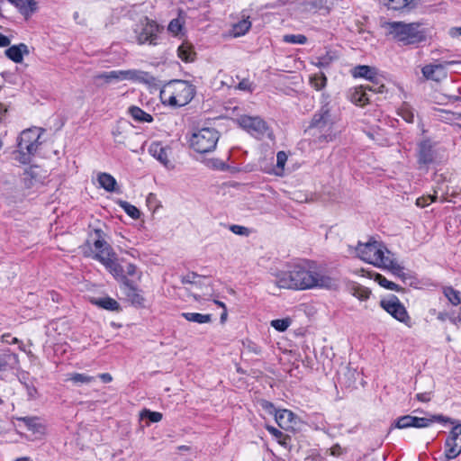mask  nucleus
I'll use <instances>...</instances> for the list:
<instances>
[{"label": "nucleus", "instance_id": "obj_31", "mask_svg": "<svg viewBox=\"0 0 461 461\" xmlns=\"http://www.w3.org/2000/svg\"><path fill=\"white\" fill-rule=\"evenodd\" d=\"M41 168L38 166H30L24 171L25 180L29 182L28 185H32L35 182L41 180Z\"/></svg>", "mask_w": 461, "mask_h": 461}, {"label": "nucleus", "instance_id": "obj_57", "mask_svg": "<svg viewBox=\"0 0 461 461\" xmlns=\"http://www.w3.org/2000/svg\"><path fill=\"white\" fill-rule=\"evenodd\" d=\"M2 341L5 342L7 344H16V343L20 342V340L17 338H14V337L13 338L8 333L7 334H4L2 336Z\"/></svg>", "mask_w": 461, "mask_h": 461}, {"label": "nucleus", "instance_id": "obj_41", "mask_svg": "<svg viewBox=\"0 0 461 461\" xmlns=\"http://www.w3.org/2000/svg\"><path fill=\"white\" fill-rule=\"evenodd\" d=\"M283 41L290 44H305L307 38L303 34H286L284 35Z\"/></svg>", "mask_w": 461, "mask_h": 461}, {"label": "nucleus", "instance_id": "obj_52", "mask_svg": "<svg viewBox=\"0 0 461 461\" xmlns=\"http://www.w3.org/2000/svg\"><path fill=\"white\" fill-rule=\"evenodd\" d=\"M23 384L26 388V392H27V395H28L29 399H31V400L36 399L37 395H38V391H37L36 387L33 384H29L27 383H24Z\"/></svg>", "mask_w": 461, "mask_h": 461}, {"label": "nucleus", "instance_id": "obj_5", "mask_svg": "<svg viewBox=\"0 0 461 461\" xmlns=\"http://www.w3.org/2000/svg\"><path fill=\"white\" fill-rule=\"evenodd\" d=\"M195 87L185 80H172L160 90V99L165 105L182 107L191 102Z\"/></svg>", "mask_w": 461, "mask_h": 461}, {"label": "nucleus", "instance_id": "obj_60", "mask_svg": "<svg viewBox=\"0 0 461 461\" xmlns=\"http://www.w3.org/2000/svg\"><path fill=\"white\" fill-rule=\"evenodd\" d=\"M330 455H332L334 456H339L342 453V449H341L340 446H339V445H334L333 447H331L330 448Z\"/></svg>", "mask_w": 461, "mask_h": 461}, {"label": "nucleus", "instance_id": "obj_35", "mask_svg": "<svg viewBox=\"0 0 461 461\" xmlns=\"http://www.w3.org/2000/svg\"><path fill=\"white\" fill-rule=\"evenodd\" d=\"M444 294L451 304L461 307V296L457 290H455L451 286L446 287L444 289Z\"/></svg>", "mask_w": 461, "mask_h": 461}, {"label": "nucleus", "instance_id": "obj_11", "mask_svg": "<svg viewBox=\"0 0 461 461\" xmlns=\"http://www.w3.org/2000/svg\"><path fill=\"white\" fill-rule=\"evenodd\" d=\"M380 305L393 318L409 328L412 327L411 318L397 296L392 295L388 299L382 300Z\"/></svg>", "mask_w": 461, "mask_h": 461}, {"label": "nucleus", "instance_id": "obj_21", "mask_svg": "<svg viewBox=\"0 0 461 461\" xmlns=\"http://www.w3.org/2000/svg\"><path fill=\"white\" fill-rule=\"evenodd\" d=\"M19 366L18 355L7 350L6 353L0 355V371L7 369H15Z\"/></svg>", "mask_w": 461, "mask_h": 461}, {"label": "nucleus", "instance_id": "obj_10", "mask_svg": "<svg viewBox=\"0 0 461 461\" xmlns=\"http://www.w3.org/2000/svg\"><path fill=\"white\" fill-rule=\"evenodd\" d=\"M97 79H102L105 83L113 81H136V82H149L151 76L148 72L128 69V70H113L103 72L96 76Z\"/></svg>", "mask_w": 461, "mask_h": 461}, {"label": "nucleus", "instance_id": "obj_46", "mask_svg": "<svg viewBox=\"0 0 461 461\" xmlns=\"http://www.w3.org/2000/svg\"><path fill=\"white\" fill-rule=\"evenodd\" d=\"M436 200H437V195L436 194H434V195H423V196H420V197L417 198L416 205L419 206V207L423 208V207L428 206L431 203L435 202Z\"/></svg>", "mask_w": 461, "mask_h": 461}, {"label": "nucleus", "instance_id": "obj_29", "mask_svg": "<svg viewBox=\"0 0 461 461\" xmlns=\"http://www.w3.org/2000/svg\"><path fill=\"white\" fill-rule=\"evenodd\" d=\"M293 418V412L288 410H277L275 413V420L281 428L288 426Z\"/></svg>", "mask_w": 461, "mask_h": 461}, {"label": "nucleus", "instance_id": "obj_14", "mask_svg": "<svg viewBox=\"0 0 461 461\" xmlns=\"http://www.w3.org/2000/svg\"><path fill=\"white\" fill-rule=\"evenodd\" d=\"M149 153L167 168L174 167L169 158L171 149L168 146H164L158 141H153L149 147Z\"/></svg>", "mask_w": 461, "mask_h": 461}, {"label": "nucleus", "instance_id": "obj_40", "mask_svg": "<svg viewBox=\"0 0 461 461\" xmlns=\"http://www.w3.org/2000/svg\"><path fill=\"white\" fill-rule=\"evenodd\" d=\"M292 321L289 318L285 319H276L271 321L270 324L271 326L276 330L277 331L284 332L285 331L289 326L291 325Z\"/></svg>", "mask_w": 461, "mask_h": 461}, {"label": "nucleus", "instance_id": "obj_42", "mask_svg": "<svg viewBox=\"0 0 461 461\" xmlns=\"http://www.w3.org/2000/svg\"><path fill=\"white\" fill-rule=\"evenodd\" d=\"M415 0H388L387 5L393 10H402L413 5Z\"/></svg>", "mask_w": 461, "mask_h": 461}, {"label": "nucleus", "instance_id": "obj_34", "mask_svg": "<svg viewBox=\"0 0 461 461\" xmlns=\"http://www.w3.org/2000/svg\"><path fill=\"white\" fill-rule=\"evenodd\" d=\"M68 380L76 385H80L84 384H90L94 382L95 378V376L88 375L86 374L72 373L69 375Z\"/></svg>", "mask_w": 461, "mask_h": 461}, {"label": "nucleus", "instance_id": "obj_25", "mask_svg": "<svg viewBox=\"0 0 461 461\" xmlns=\"http://www.w3.org/2000/svg\"><path fill=\"white\" fill-rule=\"evenodd\" d=\"M128 113L132 117V119L137 122H152L153 116L146 112H144L141 108L131 105L128 108Z\"/></svg>", "mask_w": 461, "mask_h": 461}, {"label": "nucleus", "instance_id": "obj_20", "mask_svg": "<svg viewBox=\"0 0 461 461\" xmlns=\"http://www.w3.org/2000/svg\"><path fill=\"white\" fill-rule=\"evenodd\" d=\"M348 97L353 104L359 106H364L370 101V97L363 86L350 89Z\"/></svg>", "mask_w": 461, "mask_h": 461}, {"label": "nucleus", "instance_id": "obj_13", "mask_svg": "<svg viewBox=\"0 0 461 461\" xmlns=\"http://www.w3.org/2000/svg\"><path fill=\"white\" fill-rule=\"evenodd\" d=\"M461 454V423L455 425L444 445V455L446 459L450 460Z\"/></svg>", "mask_w": 461, "mask_h": 461}, {"label": "nucleus", "instance_id": "obj_55", "mask_svg": "<svg viewBox=\"0 0 461 461\" xmlns=\"http://www.w3.org/2000/svg\"><path fill=\"white\" fill-rule=\"evenodd\" d=\"M237 88L243 91H252L251 83L248 79L241 80Z\"/></svg>", "mask_w": 461, "mask_h": 461}, {"label": "nucleus", "instance_id": "obj_54", "mask_svg": "<svg viewBox=\"0 0 461 461\" xmlns=\"http://www.w3.org/2000/svg\"><path fill=\"white\" fill-rule=\"evenodd\" d=\"M261 406L265 411H267L270 414L275 415L276 411H277L276 409L275 405L272 402H267V401H263L261 403Z\"/></svg>", "mask_w": 461, "mask_h": 461}, {"label": "nucleus", "instance_id": "obj_45", "mask_svg": "<svg viewBox=\"0 0 461 461\" xmlns=\"http://www.w3.org/2000/svg\"><path fill=\"white\" fill-rule=\"evenodd\" d=\"M395 428L397 429H408L412 428V416L411 415H404L399 417L395 420Z\"/></svg>", "mask_w": 461, "mask_h": 461}, {"label": "nucleus", "instance_id": "obj_18", "mask_svg": "<svg viewBox=\"0 0 461 461\" xmlns=\"http://www.w3.org/2000/svg\"><path fill=\"white\" fill-rule=\"evenodd\" d=\"M422 75L430 80L438 81L441 77H446L444 66L441 64L426 65L421 69Z\"/></svg>", "mask_w": 461, "mask_h": 461}, {"label": "nucleus", "instance_id": "obj_23", "mask_svg": "<svg viewBox=\"0 0 461 461\" xmlns=\"http://www.w3.org/2000/svg\"><path fill=\"white\" fill-rule=\"evenodd\" d=\"M99 185L107 192H117V181L108 173H100L97 176Z\"/></svg>", "mask_w": 461, "mask_h": 461}, {"label": "nucleus", "instance_id": "obj_8", "mask_svg": "<svg viewBox=\"0 0 461 461\" xmlns=\"http://www.w3.org/2000/svg\"><path fill=\"white\" fill-rule=\"evenodd\" d=\"M220 138L214 128H202L194 132L190 138V147L197 153L205 154L215 149Z\"/></svg>", "mask_w": 461, "mask_h": 461}, {"label": "nucleus", "instance_id": "obj_2", "mask_svg": "<svg viewBox=\"0 0 461 461\" xmlns=\"http://www.w3.org/2000/svg\"><path fill=\"white\" fill-rule=\"evenodd\" d=\"M92 258L99 261L115 277L122 280L124 294L131 303L136 307H143L145 299L141 291L124 275L122 267L117 262L116 253L104 239V233L100 229L94 230Z\"/></svg>", "mask_w": 461, "mask_h": 461}, {"label": "nucleus", "instance_id": "obj_27", "mask_svg": "<svg viewBox=\"0 0 461 461\" xmlns=\"http://www.w3.org/2000/svg\"><path fill=\"white\" fill-rule=\"evenodd\" d=\"M352 75L354 77H364L371 82H374V79L375 78V69L366 65H360L354 68Z\"/></svg>", "mask_w": 461, "mask_h": 461}, {"label": "nucleus", "instance_id": "obj_12", "mask_svg": "<svg viewBox=\"0 0 461 461\" xmlns=\"http://www.w3.org/2000/svg\"><path fill=\"white\" fill-rule=\"evenodd\" d=\"M238 124L257 139L263 138L268 131V127L260 117L242 115L237 119Z\"/></svg>", "mask_w": 461, "mask_h": 461}, {"label": "nucleus", "instance_id": "obj_7", "mask_svg": "<svg viewBox=\"0 0 461 461\" xmlns=\"http://www.w3.org/2000/svg\"><path fill=\"white\" fill-rule=\"evenodd\" d=\"M420 24L392 22L387 23L388 33L404 45L419 43L425 40V33L420 30Z\"/></svg>", "mask_w": 461, "mask_h": 461}, {"label": "nucleus", "instance_id": "obj_58", "mask_svg": "<svg viewBox=\"0 0 461 461\" xmlns=\"http://www.w3.org/2000/svg\"><path fill=\"white\" fill-rule=\"evenodd\" d=\"M126 274L130 276H134L137 274V267L134 264L129 263L126 266Z\"/></svg>", "mask_w": 461, "mask_h": 461}, {"label": "nucleus", "instance_id": "obj_62", "mask_svg": "<svg viewBox=\"0 0 461 461\" xmlns=\"http://www.w3.org/2000/svg\"><path fill=\"white\" fill-rule=\"evenodd\" d=\"M104 383H110L113 380L112 375L109 373H103L98 375Z\"/></svg>", "mask_w": 461, "mask_h": 461}, {"label": "nucleus", "instance_id": "obj_39", "mask_svg": "<svg viewBox=\"0 0 461 461\" xmlns=\"http://www.w3.org/2000/svg\"><path fill=\"white\" fill-rule=\"evenodd\" d=\"M375 280L384 288H386L391 291H400V286L395 283L387 280L384 276L380 274H376Z\"/></svg>", "mask_w": 461, "mask_h": 461}, {"label": "nucleus", "instance_id": "obj_44", "mask_svg": "<svg viewBox=\"0 0 461 461\" xmlns=\"http://www.w3.org/2000/svg\"><path fill=\"white\" fill-rule=\"evenodd\" d=\"M112 134H113V140L115 142L117 143H124L125 141V139H126V136H125V131H124V128L122 125H116L113 131H112Z\"/></svg>", "mask_w": 461, "mask_h": 461}, {"label": "nucleus", "instance_id": "obj_43", "mask_svg": "<svg viewBox=\"0 0 461 461\" xmlns=\"http://www.w3.org/2000/svg\"><path fill=\"white\" fill-rule=\"evenodd\" d=\"M183 26L184 22H182L179 18H176L170 21L167 26V30L174 36H178L183 30Z\"/></svg>", "mask_w": 461, "mask_h": 461}, {"label": "nucleus", "instance_id": "obj_37", "mask_svg": "<svg viewBox=\"0 0 461 461\" xmlns=\"http://www.w3.org/2000/svg\"><path fill=\"white\" fill-rule=\"evenodd\" d=\"M335 59V56L331 52H327L325 55L316 58L312 64L320 68H328Z\"/></svg>", "mask_w": 461, "mask_h": 461}, {"label": "nucleus", "instance_id": "obj_53", "mask_svg": "<svg viewBox=\"0 0 461 461\" xmlns=\"http://www.w3.org/2000/svg\"><path fill=\"white\" fill-rule=\"evenodd\" d=\"M200 276L195 273H189L182 277L183 284H195Z\"/></svg>", "mask_w": 461, "mask_h": 461}, {"label": "nucleus", "instance_id": "obj_9", "mask_svg": "<svg viewBox=\"0 0 461 461\" xmlns=\"http://www.w3.org/2000/svg\"><path fill=\"white\" fill-rule=\"evenodd\" d=\"M160 30L161 28L157 22L145 17L134 28L137 43L140 45H157Z\"/></svg>", "mask_w": 461, "mask_h": 461}, {"label": "nucleus", "instance_id": "obj_36", "mask_svg": "<svg viewBox=\"0 0 461 461\" xmlns=\"http://www.w3.org/2000/svg\"><path fill=\"white\" fill-rule=\"evenodd\" d=\"M119 205L131 218L137 220L140 217V210L133 204L126 201H120Z\"/></svg>", "mask_w": 461, "mask_h": 461}, {"label": "nucleus", "instance_id": "obj_16", "mask_svg": "<svg viewBox=\"0 0 461 461\" xmlns=\"http://www.w3.org/2000/svg\"><path fill=\"white\" fill-rule=\"evenodd\" d=\"M19 13L25 18H30L38 10V2L36 0H10Z\"/></svg>", "mask_w": 461, "mask_h": 461}, {"label": "nucleus", "instance_id": "obj_59", "mask_svg": "<svg viewBox=\"0 0 461 461\" xmlns=\"http://www.w3.org/2000/svg\"><path fill=\"white\" fill-rule=\"evenodd\" d=\"M267 429L271 435H273L276 438H280L283 436L282 431H280L279 429L273 426H267Z\"/></svg>", "mask_w": 461, "mask_h": 461}, {"label": "nucleus", "instance_id": "obj_24", "mask_svg": "<svg viewBox=\"0 0 461 461\" xmlns=\"http://www.w3.org/2000/svg\"><path fill=\"white\" fill-rule=\"evenodd\" d=\"M91 302L93 304L97 305L98 307L104 310L112 312H119L121 310L119 303L109 296L93 299Z\"/></svg>", "mask_w": 461, "mask_h": 461}, {"label": "nucleus", "instance_id": "obj_33", "mask_svg": "<svg viewBox=\"0 0 461 461\" xmlns=\"http://www.w3.org/2000/svg\"><path fill=\"white\" fill-rule=\"evenodd\" d=\"M311 86L317 91L323 89L327 85V77L324 73H317L310 77Z\"/></svg>", "mask_w": 461, "mask_h": 461}, {"label": "nucleus", "instance_id": "obj_63", "mask_svg": "<svg viewBox=\"0 0 461 461\" xmlns=\"http://www.w3.org/2000/svg\"><path fill=\"white\" fill-rule=\"evenodd\" d=\"M437 318L440 321H445L446 320H448V312H439L437 313Z\"/></svg>", "mask_w": 461, "mask_h": 461}, {"label": "nucleus", "instance_id": "obj_38", "mask_svg": "<svg viewBox=\"0 0 461 461\" xmlns=\"http://www.w3.org/2000/svg\"><path fill=\"white\" fill-rule=\"evenodd\" d=\"M251 27V23L248 19H244L235 23L233 26V33L235 36L244 35Z\"/></svg>", "mask_w": 461, "mask_h": 461}, {"label": "nucleus", "instance_id": "obj_64", "mask_svg": "<svg viewBox=\"0 0 461 461\" xmlns=\"http://www.w3.org/2000/svg\"><path fill=\"white\" fill-rule=\"evenodd\" d=\"M6 112H7V108L3 104L0 103V122H2L3 120L5 119Z\"/></svg>", "mask_w": 461, "mask_h": 461}, {"label": "nucleus", "instance_id": "obj_1", "mask_svg": "<svg viewBox=\"0 0 461 461\" xmlns=\"http://www.w3.org/2000/svg\"><path fill=\"white\" fill-rule=\"evenodd\" d=\"M276 284L280 288L293 290L331 289L336 286V281L332 277L310 262L295 264L287 271L278 272L276 275Z\"/></svg>", "mask_w": 461, "mask_h": 461}, {"label": "nucleus", "instance_id": "obj_32", "mask_svg": "<svg viewBox=\"0 0 461 461\" xmlns=\"http://www.w3.org/2000/svg\"><path fill=\"white\" fill-rule=\"evenodd\" d=\"M350 291L351 294L360 301H366L371 294V291L367 287L358 284L353 285Z\"/></svg>", "mask_w": 461, "mask_h": 461}, {"label": "nucleus", "instance_id": "obj_6", "mask_svg": "<svg viewBox=\"0 0 461 461\" xmlns=\"http://www.w3.org/2000/svg\"><path fill=\"white\" fill-rule=\"evenodd\" d=\"M44 130L31 127L23 130L17 138V149L14 151L15 159L23 165L29 164L36 154L41 142L40 139Z\"/></svg>", "mask_w": 461, "mask_h": 461}, {"label": "nucleus", "instance_id": "obj_30", "mask_svg": "<svg viewBox=\"0 0 461 461\" xmlns=\"http://www.w3.org/2000/svg\"><path fill=\"white\" fill-rule=\"evenodd\" d=\"M397 113L408 123L414 122V109L406 102L402 103L398 108Z\"/></svg>", "mask_w": 461, "mask_h": 461}, {"label": "nucleus", "instance_id": "obj_17", "mask_svg": "<svg viewBox=\"0 0 461 461\" xmlns=\"http://www.w3.org/2000/svg\"><path fill=\"white\" fill-rule=\"evenodd\" d=\"M5 56L15 63H21L23 59V55L29 54L28 46L24 43L13 45L5 51Z\"/></svg>", "mask_w": 461, "mask_h": 461}, {"label": "nucleus", "instance_id": "obj_26", "mask_svg": "<svg viewBox=\"0 0 461 461\" xmlns=\"http://www.w3.org/2000/svg\"><path fill=\"white\" fill-rule=\"evenodd\" d=\"M18 420L23 422L28 429L34 433H41L44 429V426L40 422V418L36 416L21 417Z\"/></svg>", "mask_w": 461, "mask_h": 461}, {"label": "nucleus", "instance_id": "obj_28", "mask_svg": "<svg viewBox=\"0 0 461 461\" xmlns=\"http://www.w3.org/2000/svg\"><path fill=\"white\" fill-rule=\"evenodd\" d=\"M181 316L188 321L203 324L212 321V314H202L198 312H182Z\"/></svg>", "mask_w": 461, "mask_h": 461}, {"label": "nucleus", "instance_id": "obj_61", "mask_svg": "<svg viewBox=\"0 0 461 461\" xmlns=\"http://www.w3.org/2000/svg\"><path fill=\"white\" fill-rule=\"evenodd\" d=\"M10 39L7 36L0 33V47H7L10 45Z\"/></svg>", "mask_w": 461, "mask_h": 461}, {"label": "nucleus", "instance_id": "obj_51", "mask_svg": "<svg viewBox=\"0 0 461 461\" xmlns=\"http://www.w3.org/2000/svg\"><path fill=\"white\" fill-rule=\"evenodd\" d=\"M244 346L249 352H252L256 355L261 354V348L252 341H247V343H244Z\"/></svg>", "mask_w": 461, "mask_h": 461}, {"label": "nucleus", "instance_id": "obj_19", "mask_svg": "<svg viewBox=\"0 0 461 461\" xmlns=\"http://www.w3.org/2000/svg\"><path fill=\"white\" fill-rule=\"evenodd\" d=\"M435 421H445V422H449L451 424H455V420H453L450 418H445L442 415L432 416L431 418H420V417L412 416V428H418V429L428 428Z\"/></svg>", "mask_w": 461, "mask_h": 461}, {"label": "nucleus", "instance_id": "obj_48", "mask_svg": "<svg viewBox=\"0 0 461 461\" xmlns=\"http://www.w3.org/2000/svg\"><path fill=\"white\" fill-rule=\"evenodd\" d=\"M372 83H373L372 86H370V85L363 86V87L365 88V91L366 93H367V91L374 92V93H383L384 92V86L378 85V83L375 82V78L374 79V82H372Z\"/></svg>", "mask_w": 461, "mask_h": 461}, {"label": "nucleus", "instance_id": "obj_50", "mask_svg": "<svg viewBox=\"0 0 461 461\" xmlns=\"http://www.w3.org/2000/svg\"><path fill=\"white\" fill-rule=\"evenodd\" d=\"M287 160V155L285 151H278L276 154V166L277 167L284 169V167Z\"/></svg>", "mask_w": 461, "mask_h": 461}, {"label": "nucleus", "instance_id": "obj_15", "mask_svg": "<svg viewBox=\"0 0 461 461\" xmlns=\"http://www.w3.org/2000/svg\"><path fill=\"white\" fill-rule=\"evenodd\" d=\"M434 161L433 146L429 140H422L418 145V163L428 166Z\"/></svg>", "mask_w": 461, "mask_h": 461}, {"label": "nucleus", "instance_id": "obj_4", "mask_svg": "<svg viewBox=\"0 0 461 461\" xmlns=\"http://www.w3.org/2000/svg\"><path fill=\"white\" fill-rule=\"evenodd\" d=\"M321 104L308 128L312 142L320 147L334 141L340 134V130L337 126V117L331 113L330 102L325 95H322Z\"/></svg>", "mask_w": 461, "mask_h": 461}, {"label": "nucleus", "instance_id": "obj_47", "mask_svg": "<svg viewBox=\"0 0 461 461\" xmlns=\"http://www.w3.org/2000/svg\"><path fill=\"white\" fill-rule=\"evenodd\" d=\"M143 416L148 417V419L151 422H158L162 420V417H163L162 413L158 412V411H151L149 410H145Z\"/></svg>", "mask_w": 461, "mask_h": 461}, {"label": "nucleus", "instance_id": "obj_49", "mask_svg": "<svg viewBox=\"0 0 461 461\" xmlns=\"http://www.w3.org/2000/svg\"><path fill=\"white\" fill-rule=\"evenodd\" d=\"M230 230L237 235L248 236L249 234V230L247 227L241 225L233 224L230 227Z\"/></svg>", "mask_w": 461, "mask_h": 461}, {"label": "nucleus", "instance_id": "obj_56", "mask_svg": "<svg viewBox=\"0 0 461 461\" xmlns=\"http://www.w3.org/2000/svg\"><path fill=\"white\" fill-rule=\"evenodd\" d=\"M416 399L422 402H429L431 399V393L428 392L417 393Z\"/></svg>", "mask_w": 461, "mask_h": 461}, {"label": "nucleus", "instance_id": "obj_22", "mask_svg": "<svg viewBox=\"0 0 461 461\" xmlns=\"http://www.w3.org/2000/svg\"><path fill=\"white\" fill-rule=\"evenodd\" d=\"M177 56L185 62H193L195 59L196 53L191 43L184 41L177 49Z\"/></svg>", "mask_w": 461, "mask_h": 461}, {"label": "nucleus", "instance_id": "obj_3", "mask_svg": "<svg viewBox=\"0 0 461 461\" xmlns=\"http://www.w3.org/2000/svg\"><path fill=\"white\" fill-rule=\"evenodd\" d=\"M356 251L361 260L376 267L389 270L402 280L407 278L408 274H406L404 268L397 263L394 255L384 243L370 239L366 243L359 242Z\"/></svg>", "mask_w": 461, "mask_h": 461}]
</instances>
